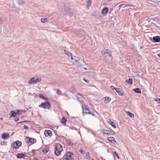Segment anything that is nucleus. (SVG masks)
<instances>
[{
	"instance_id": "1a4fd4ad",
	"label": "nucleus",
	"mask_w": 160,
	"mask_h": 160,
	"mask_svg": "<svg viewBox=\"0 0 160 160\" xmlns=\"http://www.w3.org/2000/svg\"><path fill=\"white\" fill-rule=\"evenodd\" d=\"M22 145V142H21L18 141L14 142L13 143V147L15 149L18 148Z\"/></svg>"
},
{
	"instance_id": "c756f323",
	"label": "nucleus",
	"mask_w": 160,
	"mask_h": 160,
	"mask_svg": "<svg viewBox=\"0 0 160 160\" xmlns=\"http://www.w3.org/2000/svg\"><path fill=\"white\" fill-rule=\"evenodd\" d=\"M78 32L80 33L81 34L83 35L85 33L84 31L82 29H80V30H78Z\"/></svg>"
},
{
	"instance_id": "ddd939ff",
	"label": "nucleus",
	"mask_w": 160,
	"mask_h": 160,
	"mask_svg": "<svg viewBox=\"0 0 160 160\" xmlns=\"http://www.w3.org/2000/svg\"><path fill=\"white\" fill-rule=\"evenodd\" d=\"M19 110H17L16 112H14L13 111H11L10 112L11 115H10V117H15L17 114H18V112H19Z\"/></svg>"
},
{
	"instance_id": "49530a36",
	"label": "nucleus",
	"mask_w": 160,
	"mask_h": 160,
	"mask_svg": "<svg viewBox=\"0 0 160 160\" xmlns=\"http://www.w3.org/2000/svg\"><path fill=\"white\" fill-rule=\"evenodd\" d=\"M83 69L85 70H87L88 69L86 68H84Z\"/></svg>"
},
{
	"instance_id": "6ab92c4d",
	"label": "nucleus",
	"mask_w": 160,
	"mask_h": 160,
	"mask_svg": "<svg viewBox=\"0 0 160 160\" xmlns=\"http://www.w3.org/2000/svg\"><path fill=\"white\" fill-rule=\"evenodd\" d=\"M125 82L128 84H132V79L131 78H129L128 80L125 81Z\"/></svg>"
},
{
	"instance_id": "b1692460",
	"label": "nucleus",
	"mask_w": 160,
	"mask_h": 160,
	"mask_svg": "<svg viewBox=\"0 0 160 160\" xmlns=\"http://www.w3.org/2000/svg\"><path fill=\"white\" fill-rule=\"evenodd\" d=\"M26 139L27 140V141H29L31 143H32L34 142V139L33 138H27V137L26 138Z\"/></svg>"
},
{
	"instance_id": "39448f33",
	"label": "nucleus",
	"mask_w": 160,
	"mask_h": 160,
	"mask_svg": "<svg viewBox=\"0 0 160 160\" xmlns=\"http://www.w3.org/2000/svg\"><path fill=\"white\" fill-rule=\"evenodd\" d=\"M40 78H36V77H33L30 79L28 81V83L29 84H36L38 82L41 81Z\"/></svg>"
},
{
	"instance_id": "ea45409f",
	"label": "nucleus",
	"mask_w": 160,
	"mask_h": 160,
	"mask_svg": "<svg viewBox=\"0 0 160 160\" xmlns=\"http://www.w3.org/2000/svg\"><path fill=\"white\" fill-rule=\"evenodd\" d=\"M85 155H86V157H88L89 156V153L88 152H87L85 154Z\"/></svg>"
},
{
	"instance_id": "c03bdc74",
	"label": "nucleus",
	"mask_w": 160,
	"mask_h": 160,
	"mask_svg": "<svg viewBox=\"0 0 160 160\" xmlns=\"http://www.w3.org/2000/svg\"><path fill=\"white\" fill-rule=\"evenodd\" d=\"M2 20H0V24L2 23Z\"/></svg>"
},
{
	"instance_id": "423d86ee",
	"label": "nucleus",
	"mask_w": 160,
	"mask_h": 160,
	"mask_svg": "<svg viewBox=\"0 0 160 160\" xmlns=\"http://www.w3.org/2000/svg\"><path fill=\"white\" fill-rule=\"evenodd\" d=\"M102 133H103L104 134L107 135L108 136L114 135L115 132L111 129L106 130L103 129L101 131Z\"/></svg>"
},
{
	"instance_id": "c9c22d12",
	"label": "nucleus",
	"mask_w": 160,
	"mask_h": 160,
	"mask_svg": "<svg viewBox=\"0 0 160 160\" xmlns=\"http://www.w3.org/2000/svg\"><path fill=\"white\" fill-rule=\"evenodd\" d=\"M39 97L40 98L42 99H43L44 98V96L42 94H40L39 95Z\"/></svg>"
},
{
	"instance_id": "bb28decb",
	"label": "nucleus",
	"mask_w": 160,
	"mask_h": 160,
	"mask_svg": "<svg viewBox=\"0 0 160 160\" xmlns=\"http://www.w3.org/2000/svg\"><path fill=\"white\" fill-rule=\"evenodd\" d=\"M49 149V148L48 147L45 148L43 150V152L45 154L48 151Z\"/></svg>"
},
{
	"instance_id": "4468645a",
	"label": "nucleus",
	"mask_w": 160,
	"mask_h": 160,
	"mask_svg": "<svg viewBox=\"0 0 160 160\" xmlns=\"http://www.w3.org/2000/svg\"><path fill=\"white\" fill-rule=\"evenodd\" d=\"M153 40L155 42H158L160 41V37L159 36H154L153 37Z\"/></svg>"
},
{
	"instance_id": "72a5a7b5",
	"label": "nucleus",
	"mask_w": 160,
	"mask_h": 160,
	"mask_svg": "<svg viewBox=\"0 0 160 160\" xmlns=\"http://www.w3.org/2000/svg\"><path fill=\"white\" fill-rule=\"evenodd\" d=\"M110 88L113 90H116V88H115L113 86H111L110 87Z\"/></svg>"
},
{
	"instance_id": "f257e3e1",
	"label": "nucleus",
	"mask_w": 160,
	"mask_h": 160,
	"mask_svg": "<svg viewBox=\"0 0 160 160\" xmlns=\"http://www.w3.org/2000/svg\"><path fill=\"white\" fill-rule=\"evenodd\" d=\"M54 149L55 154L57 156H59L60 155L61 152L62 151V147L60 144L57 143L55 145Z\"/></svg>"
},
{
	"instance_id": "20e7f679",
	"label": "nucleus",
	"mask_w": 160,
	"mask_h": 160,
	"mask_svg": "<svg viewBox=\"0 0 160 160\" xmlns=\"http://www.w3.org/2000/svg\"><path fill=\"white\" fill-rule=\"evenodd\" d=\"M39 107L44 109H49L51 107V105L48 102L45 101L44 102L42 103L39 105Z\"/></svg>"
},
{
	"instance_id": "412c9836",
	"label": "nucleus",
	"mask_w": 160,
	"mask_h": 160,
	"mask_svg": "<svg viewBox=\"0 0 160 160\" xmlns=\"http://www.w3.org/2000/svg\"><path fill=\"white\" fill-rule=\"evenodd\" d=\"M76 89L74 87H72L70 89V91L71 93H74L76 92Z\"/></svg>"
},
{
	"instance_id": "7c9ffc66",
	"label": "nucleus",
	"mask_w": 160,
	"mask_h": 160,
	"mask_svg": "<svg viewBox=\"0 0 160 160\" xmlns=\"http://www.w3.org/2000/svg\"><path fill=\"white\" fill-rule=\"evenodd\" d=\"M25 1L24 0H19V2L20 4H23L24 3Z\"/></svg>"
},
{
	"instance_id": "a211bd4d",
	"label": "nucleus",
	"mask_w": 160,
	"mask_h": 160,
	"mask_svg": "<svg viewBox=\"0 0 160 160\" xmlns=\"http://www.w3.org/2000/svg\"><path fill=\"white\" fill-rule=\"evenodd\" d=\"M111 100V98L109 97H106L104 98V101L105 103H107L108 102Z\"/></svg>"
},
{
	"instance_id": "473e14b6",
	"label": "nucleus",
	"mask_w": 160,
	"mask_h": 160,
	"mask_svg": "<svg viewBox=\"0 0 160 160\" xmlns=\"http://www.w3.org/2000/svg\"><path fill=\"white\" fill-rule=\"evenodd\" d=\"M68 144L70 146H72L73 144V143L72 142L70 141H68Z\"/></svg>"
},
{
	"instance_id": "f03ea898",
	"label": "nucleus",
	"mask_w": 160,
	"mask_h": 160,
	"mask_svg": "<svg viewBox=\"0 0 160 160\" xmlns=\"http://www.w3.org/2000/svg\"><path fill=\"white\" fill-rule=\"evenodd\" d=\"M63 160H73V154L70 152H68L66 154L64 155L63 157Z\"/></svg>"
},
{
	"instance_id": "3c124183",
	"label": "nucleus",
	"mask_w": 160,
	"mask_h": 160,
	"mask_svg": "<svg viewBox=\"0 0 160 160\" xmlns=\"http://www.w3.org/2000/svg\"><path fill=\"white\" fill-rule=\"evenodd\" d=\"M137 77H139V75H137Z\"/></svg>"
},
{
	"instance_id": "393cba45",
	"label": "nucleus",
	"mask_w": 160,
	"mask_h": 160,
	"mask_svg": "<svg viewBox=\"0 0 160 160\" xmlns=\"http://www.w3.org/2000/svg\"><path fill=\"white\" fill-rule=\"evenodd\" d=\"M24 156V155L22 153H18L17 155V157L18 158H22Z\"/></svg>"
},
{
	"instance_id": "aec40b11",
	"label": "nucleus",
	"mask_w": 160,
	"mask_h": 160,
	"mask_svg": "<svg viewBox=\"0 0 160 160\" xmlns=\"http://www.w3.org/2000/svg\"><path fill=\"white\" fill-rule=\"evenodd\" d=\"M134 91L136 93H140L141 90L140 89L138 88H136L133 89Z\"/></svg>"
},
{
	"instance_id": "f704fd0d",
	"label": "nucleus",
	"mask_w": 160,
	"mask_h": 160,
	"mask_svg": "<svg viewBox=\"0 0 160 160\" xmlns=\"http://www.w3.org/2000/svg\"><path fill=\"white\" fill-rule=\"evenodd\" d=\"M114 153L115 154V155H116V156L117 157V158H119V155H118V154L117 153V152L115 151L114 152Z\"/></svg>"
},
{
	"instance_id": "a18cd8bd",
	"label": "nucleus",
	"mask_w": 160,
	"mask_h": 160,
	"mask_svg": "<svg viewBox=\"0 0 160 160\" xmlns=\"http://www.w3.org/2000/svg\"><path fill=\"white\" fill-rule=\"evenodd\" d=\"M68 59L69 60L70 59V56H68Z\"/></svg>"
},
{
	"instance_id": "9d476101",
	"label": "nucleus",
	"mask_w": 160,
	"mask_h": 160,
	"mask_svg": "<svg viewBox=\"0 0 160 160\" xmlns=\"http://www.w3.org/2000/svg\"><path fill=\"white\" fill-rule=\"evenodd\" d=\"M9 137V135L8 133H3L2 134V138L3 139H8Z\"/></svg>"
},
{
	"instance_id": "7ed1b4c3",
	"label": "nucleus",
	"mask_w": 160,
	"mask_h": 160,
	"mask_svg": "<svg viewBox=\"0 0 160 160\" xmlns=\"http://www.w3.org/2000/svg\"><path fill=\"white\" fill-rule=\"evenodd\" d=\"M82 108L83 109V115L84 116V114H87L88 113L91 114L93 116H94V114L91 113L90 112L89 108L86 105H84V104L82 105Z\"/></svg>"
},
{
	"instance_id": "6e6552de",
	"label": "nucleus",
	"mask_w": 160,
	"mask_h": 160,
	"mask_svg": "<svg viewBox=\"0 0 160 160\" xmlns=\"http://www.w3.org/2000/svg\"><path fill=\"white\" fill-rule=\"evenodd\" d=\"M109 50L108 49H104L102 50L101 51V53L102 55H104L106 54H107V56L109 57V59H111L112 58L109 52H108Z\"/></svg>"
},
{
	"instance_id": "2eb2a0df",
	"label": "nucleus",
	"mask_w": 160,
	"mask_h": 160,
	"mask_svg": "<svg viewBox=\"0 0 160 160\" xmlns=\"http://www.w3.org/2000/svg\"><path fill=\"white\" fill-rule=\"evenodd\" d=\"M108 11V8H104L102 9V13L104 15H105L106 14Z\"/></svg>"
},
{
	"instance_id": "5701e85b",
	"label": "nucleus",
	"mask_w": 160,
	"mask_h": 160,
	"mask_svg": "<svg viewBox=\"0 0 160 160\" xmlns=\"http://www.w3.org/2000/svg\"><path fill=\"white\" fill-rule=\"evenodd\" d=\"M41 21L43 23L48 22V20L47 18H42L41 19Z\"/></svg>"
},
{
	"instance_id": "09e8293b",
	"label": "nucleus",
	"mask_w": 160,
	"mask_h": 160,
	"mask_svg": "<svg viewBox=\"0 0 160 160\" xmlns=\"http://www.w3.org/2000/svg\"><path fill=\"white\" fill-rule=\"evenodd\" d=\"M83 80H85V82H87V80H85V79L84 78H83Z\"/></svg>"
},
{
	"instance_id": "0eeeda50",
	"label": "nucleus",
	"mask_w": 160,
	"mask_h": 160,
	"mask_svg": "<svg viewBox=\"0 0 160 160\" xmlns=\"http://www.w3.org/2000/svg\"><path fill=\"white\" fill-rule=\"evenodd\" d=\"M77 100L82 105L84 104V97L80 94H78L76 96Z\"/></svg>"
},
{
	"instance_id": "2f4dec72",
	"label": "nucleus",
	"mask_w": 160,
	"mask_h": 160,
	"mask_svg": "<svg viewBox=\"0 0 160 160\" xmlns=\"http://www.w3.org/2000/svg\"><path fill=\"white\" fill-rule=\"evenodd\" d=\"M160 2V0H152V2L154 3H157Z\"/></svg>"
},
{
	"instance_id": "cd10ccee",
	"label": "nucleus",
	"mask_w": 160,
	"mask_h": 160,
	"mask_svg": "<svg viewBox=\"0 0 160 160\" xmlns=\"http://www.w3.org/2000/svg\"><path fill=\"white\" fill-rule=\"evenodd\" d=\"M120 89L119 88H117L116 89L115 91L117 92L119 95H122V92H121L120 91Z\"/></svg>"
},
{
	"instance_id": "603ef678",
	"label": "nucleus",
	"mask_w": 160,
	"mask_h": 160,
	"mask_svg": "<svg viewBox=\"0 0 160 160\" xmlns=\"http://www.w3.org/2000/svg\"><path fill=\"white\" fill-rule=\"evenodd\" d=\"M89 72V71H87V72Z\"/></svg>"
},
{
	"instance_id": "f8f14e48",
	"label": "nucleus",
	"mask_w": 160,
	"mask_h": 160,
	"mask_svg": "<svg viewBox=\"0 0 160 160\" xmlns=\"http://www.w3.org/2000/svg\"><path fill=\"white\" fill-rule=\"evenodd\" d=\"M44 134L46 137L51 136L52 135V132L50 130H45L44 132Z\"/></svg>"
},
{
	"instance_id": "a878e982",
	"label": "nucleus",
	"mask_w": 160,
	"mask_h": 160,
	"mask_svg": "<svg viewBox=\"0 0 160 160\" xmlns=\"http://www.w3.org/2000/svg\"><path fill=\"white\" fill-rule=\"evenodd\" d=\"M66 122L67 120L65 119V118L64 117H63L62 119L61 120V122L63 124H65L66 123Z\"/></svg>"
},
{
	"instance_id": "8fccbe9b",
	"label": "nucleus",
	"mask_w": 160,
	"mask_h": 160,
	"mask_svg": "<svg viewBox=\"0 0 160 160\" xmlns=\"http://www.w3.org/2000/svg\"><path fill=\"white\" fill-rule=\"evenodd\" d=\"M137 77H139V75H137Z\"/></svg>"
},
{
	"instance_id": "37998d69",
	"label": "nucleus",
	"mask_w": 160,
	"mask_h": 160,
	"mask_svg": "<svg viewBox=\"0 0 160 160\" xmlns=\"http://www.w3.org/2000/svg\"><path fill=\"white\" fill-rule=\"evenodd\" d=\"M157 55L160 58V54H157Z\"/></svg>"
},
{
	"instance_id": "4be33fe9",
	"label": "nucleus",
	"mask_w": 160,
	"mask_h": 160,
	"mask_svg": "<svg viewBox=\"0 0 160 160\" xmlns=\"http://www.w3.org/2000/svg\"><path fill=\"white\" fill-rule=\"evenodd\" d=\"M127 113L128 115L130 117L132 118L134 117V115L133 114L131 113L130 112L128 111L127 112Z\"/></svg>"
},
{
	"instance_id": "c85d7f7f",
	"label": "nucleus",
	"mask_w": 160,
	"mask_h": 160,
	"mask_svg": "<svg viewBox=\"0 0 160 160\" xmlns=\"http://www.w3.org/2000/svg\"><path fill=\"white\" fill-rule=\"evenodd\" d=\"M153 100L155 101H156L158 102V103H160V98H155Z\"/></svg>"
},
{
	"instance_id": "58836bf2",
	"label": "nucleus",
	"mask_w": 160,
	"mask_h": 160,
	"mask_svg": "<svg viewBox=\"0 0 160 160\" xmlns=\"http://www.w3.org/2000/svg\"><path fill=\"white\" fill-rule=\"evenodd\" d=\"M80 152L81 154H83V152H84V150H82V149H81L80 150Z\"/></svg>"
},
{
	"instance_id": "de8ad7c7",
	"label": "nucleus",
	"mask_w": 160,
	"mask_h": 160,
	"mask_svg": "<svg viewBox=\"0 0 160 160\" xmlns=\"http://www.w3.org/2000/svg\"><path fill=\"white\" fill-rule=\"evenodd\" d=\"M20 111H21V110H19V112H18V114H17L18 115H19V112Z\"/></svg>"
},
{
	"instance_id": "4c0bfd02",
	"label": "nucleus",
	"mask_w": 160,
	"mask_h": 160,
	"mask_svg": "<svg viewBox=\"0 0 160 160\" xmlns=\"http://www.w3.org/2000/svg\"><path fill=\"white\" fill-rule=\"evenodd\" d=\"M1 145H5V142H1Z\"/></svg>"
},
{
	"instance_id": "a19ab883",
	"label": "nucleus",
	"mask_w": 160,
	"mask_h": 160,
	"mask_svg": "<svg viewBox=\"0 0 160 160\" xmlns=\"http://www.w3.org/2000/svg\"><path fill=\"white\" fill-rule=\"evenodd\" d=\"M150 20L151 19H150V18H148L146 19V20L148 22H149V20Z\"/></svg>"
},
{
	"instance_id": "79ce46f5",
	"label": "nucleus",
	"mask_w": 160,
	"mask_h": 160,
	"mask_svg": "<svg viewBox=\"0 0 160 160\" xmlns=\"http://www.w3.org/2000/svg\"><path fill=\"white\" fill-rule=\"evenodd\" d=\"M19 120V118H16V119H15V121H18Z\"/></svg>"
},
{
	"instance_id": "f3484780",
	"label": "nucleus",
	"mask_w": 160,
	"mask_h": 160,
	"mask_svg": "<svg viewBox=\"0 0 160 160\" xmlns=\"http://www.w3.org/2000/svg\"><path fill=\"white\" fill-rule=\"evenodd\" d=\"M108 140L110 142L112 143H115V140L114 138L113 137H109L108 138Z\"/></svg>"
},
{
	"instance_id": "e433bc0d",
	"label": "nucleus",
	"mask_w": 160,
	"mask_h": 160,
	"mask_svg": "<svg viewBox=\"0 0 160 160\" xmlns=\"http://www.w3.org/2000/svg\"><path fill=\"white\" fill-rule=\"evenodd\" d=\"M23 128L24 129H27L28 128V127L26 125H24L23 126Z\"/></svg>"
},
{
	"instance_id": "dca6fc26",
	"label": "nucleus",
	"mask_w": 160,
	"mask_h": 160,
	"mask_svg": "<svg viewBox=\"0 0 160 160\" xmlns=\"http://www.w3.org/2000/svg\"><path fill=\"white\" fill-rule=\"evenodd\" d=\"M108 122L113 127L115 128H116L115 123L114 122L111 121V120L108 119Z\"/></svg>"
},
{
	"instance_id": "9b49d317",
	"label": "nucleus",
	"mask_w": 160,
	"mask_h": 160,
	"mask_svg": "<svg viewBox=\"0 0 160 160\" xmlns=\"http://www.w3.org/2000/svg\"><path fill=\"white\" fill-rule=\"evenodd\" d=\"M66 54H68V56H70V59H71L72 60H73L74 59H75V62H77V60H76V57L75 56H72V53L68 52V53H66Z\"/></svg>"
}]
</instances>
